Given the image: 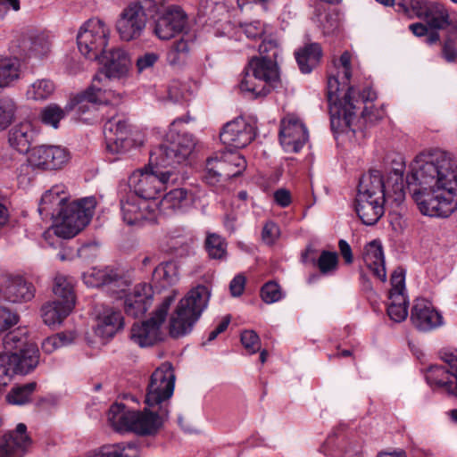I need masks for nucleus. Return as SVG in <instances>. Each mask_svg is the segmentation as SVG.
I'll list each match as a JSON object with an SVG mask.
<instances>
[{"mask_svg": "<svg viewBox=\"0 0 457 457\" xmlns=\"http://www.w3.org/2000/svg\"><path fill=\"white\" fill-rule=\"evenodd\" d=\"M137 197V195L130 194L126 198L120 199L122 218L128 225L141 224L143 221L152 219L147 213L149 205L145 201H139Z\"/></svg>", "mask_w": 457, "mask_h": 457, "instance_id": "nucleus-24", "label": "nucleus"}, {"mask_svg": "<svg viewBox=\"0 0 457 457\" xmlns=\"http://www.w3.org/2000/svg\"><path fill=\"white\" fill-rule=\"evenodd\" d=\"M72 309L71 304L65 305L58 301L47 303L41 310L43 321L48 326L60 324L63 319L70 314Z\"/></svg>", "mask_w": 457, "mask_h": 457, "instance_id": "nucleus-41", "label": "nucleus"}, {"mask_svg": "<svg viewBox=\"0 0 457 457\" xmlns=\"http://www.w3.org/2000/svg\"><path fill=\"white\" fill-rule=\"evenodd\" d=\"M411 321L419 330L428 331L442 323L441 315L425 299H416L411 312Z\"/></svg>", "mask_w": 457, "mask_h": 457, "instance_id": "nucleus-20", "label": "nucleus"}, {"mask_svg": "<svg viewBox=\"0 0 457 457\" xmlns=\"http://www.w3.org/2000/svg\"><path fill=\"white\" fill-rule=\"evenodd\" d=\"M175 374L170 362L162 363L150 377L146 388L145 404L150 408L164 407L174 391Z\"/></svg>", "mask_w": 457, "mask_h": 457, "instance_id": "nucleus-10", "label": "nucleus"}, {"mask_svg": "<svg viewBox=\"0 0 457 457\" xmlns=\"http://www.w3.org/2000/svg\"><path fill=\"white\" fill-rule=\"evenodd\" d=\"M79 94L75 96L63 109L55 104H50L45 108H43L40 112V120L41 121L48 126L53 127L54 129H57L59 127V122L62 120L67 113L72 111L76 106L78 110L81 112H85L88 110L87 104L89 103H77L76 99Z\"/></svg>", "mask_w": 457, "mask_h": 457, "instance_id": "nucleus-26", "label": "nucleus"}, {"mask_svg": "<svg viewBox=\"0 0 457 457\" xmlns=\"http://www.w3.org/2000/svg\"><path fill=\"white\" fill-rule=\"evenodd\" d=\"M259 52L261 57H270L271 60L276 62V59L278 55V47L277 42L273 40L262 41V43L259 46Z\"/></svg>", "mask_w": 457, "mask_h": 457, "instance_id": "nucleus-62", "label": "nucleus"}, {"mask_svg": "<svg viewBox=\"0 0 457 457\" xmlns=\"http://www.w3.org/2000/svg\"><path fill=\"white\" fill-rule=\"evenodd\" d=\"M9 354L12 357V373L14 374H28L38 364V349L33 344Z\"/></svg>", "mask_w": 457, "mask_h": 457, "instance_id": "nucleus-30", "label": "nucleus"}, {"mask_svg": "<svg viewBox=\"0 0 457 457\" xmlns=\"http://www.w3.org/2000/svg\"><path fill=\"white\" fill-rule=\"evenodd\" d=\"M145 16L139 4H131L125 8L116 24L121 39L130 41L137 38L145 27Z\"/></svg>", "mask_w": 457, "mask_h": 457, "instance_id": "nucleus-16", "label": "nucleus"}, {"mask_svg": "<svg viewBox=\"0 0 457 457\" xmlns=\"http://www.w3.org/2000/svg\"><path fill=\"white\" fill-rule=\"evenodd\" d=\"M23 47L37 55L46 54L50 48V40L44 32H31L23 40Z\"/></svg>", "mask_w": 457, "mask_h": 457, "instance_id": "nucleus-45", "label": "nucleus"}, {"mask_svg": "<svg viewBox=\"0 0 457 457\" xmlns=\"http://www.w3.org/2000/svg\"><path fill=\"white\" fill-rule=\"evenodd\" d=\"M279 140L285 151L297 153L308 140L304 124L296 117L287 116L281 120Z\"/></svg>", "mask_w": 457, "mask_h": 457, "instance_id": "nucleus-14", "label": "nucleus"}, {"mask_svg": "<svg viewBox=\"0 0 457 457\" xmlns=\"http://www.w3.org/2000/svg\"><path fill=\"white\" fill-rule=\"evenodd\" d=\"M187 24V16L179 5H170L159 13L154 22L153 32L161 40H169L182 33Z\"/></svg>", "mask_w": 457, "mask_h": 457, "instance_id": "nucleus-12", "label": "nucleus"}, {"mask_svg": "<svg viewBox=\"0 0 457 457\" xmlns=\"http://www.w3.org/2000/svg\"><path fill=\"white\" fill-rule=\"evenodd\" d=\"M247 68L253 72V76H258L267 86H270V89L273 87V83L278 79L277 63L270 57L253 58Z\"/></svg>", "mask_w": 457, "mask_h": 457, "instance_id": "nucleus-33", "label": "nucleus"}, {"mask_svg": "<svg viewBox=\"0 0 457 457\" xmlns=\"http://www.w3.org/2000/svg\"><path fill=\"white\" fill-rule=\"evenodd\" d=\"M106 149L112 154H121L136 145L129 125L123 116L117 113L108 118L104 125Z\"/></svg>", "mask_w": 457, "mask_h": 457, "instance_id": "nucleus-11", "label": "nucleus"}, {"mask_svg": "<svg viewBox=\"0 0 457 457\" xmlns=\"http://www.w3.org/2000/svg\"><path fill=\"white\" fill-rule=\"evenodd\" d=\"M406 182L423 214L445 218L457 209V164L451 154L441 149L420 154Z\"/></svg>", "mask_w": 457, "mask_h": 457, "instance_id": "nucleus-1", "label": "nucleus"}, {"mask_svg": "<svg viewBox=\"0 0 457 457\" xmlns=\"http://www.w3.org/2000/svg\"><path fill=\"white\" fill-rule=\"evenodd\" d=\"M29 345L30 344L28 343L27 333L21 328H17L7 333L3 338V346L5 350L4 353H8L19 352L21 348Z\"/></svg>", "mask_w": 457, "mask_h": 457, "instance_id": "nucleus-49", "label": "nucleus"}, {"mask_svg": "<svg viewBox=\"0 0 457 457\" xmlns=\"http://www.w3.org/2000/svg\"><path fill=\"white\" fill-rule=\"evenodd\" d=\"M70 159V153L60 145H41L31 148L29 162L36 168L54 170L62 168Z\"/></svg>", "mask_w": 457, "mask_h": 457, "instance_id": "nucleus-13", "label": "nucleus"}, {"mask_svg": "<svg viewBox=\"0 0 457 457\" xmlns=\"http://www.w3.org/2000/svg\"><path fill=\"white\" fill-rule=\"evenodd\" d=\"M254 137V128L240 117L226 123L220 134L223 145L234 149L245 147Z\"/></svg>", "mask_w": 457, "mask_h": 457, "instance_id": "nucleus-15", "label": "nucleus"}, {"mask_svg": "<svg viewBox=\"0 0 457 457\" xmlns=\"http://www.w3.org/2000/svg\"><path fill=\"white\" fill-rule=\"evenodd\" d=\"M153 301V290L147 284H139L133 292L126 295L124 310L127 315L137 318L145 313Z\"/></svg>", "mask_w": 457, "mask_h": 457, "instance_id": "nucleus-21", "label": "nucleus"}, {"mask_svg": "<svg viewBox=\"0 0 457 457\" xmlns=\"http://www.w3.org/2000/svg\"><path fill=\"white\" fill-rule=\"evenodd\" d=\"M174 300L172 295L165 296L149 320L135 323L131 328L130 339L140 347L154 345L161 340V327Z\"/></svg>", "mask_w": 457, "mask_h": 457, "instance_id": "nucleus-9", "label": "nucleus"}, {"mask_svg": "<svg viewBox=\"0 0 457 457\" xmlns=\"http://www.w3.org/2000/svg\"><path fill=\"white\" fill-rule=\"evenodd\" d=\"M357 195L386 201V183L381 172L372 170L362 175L359 181Z\"/></svg>", "mask_w": 457, "mask_h": 457, "instance_id": "nucleus-29", "label": "nucleus"}, {"mask_svg": "<svg viewBox=\"0 0 457 457\" xmlns=\"http://www.w3.org/2000/svg\"><path fill=\"white\" fill-rule=\"evenodd\" d=\"M427 24L433 29H443L450 25L449 13L446 8L437 2L429 4L424 17Z\"/></svg>", "mask_w": 457, "mask_h": 457, "instance_id": "nucleus-43", "label": "nucleus"}, {"mask_svg": "<svg viewBox=\"0 0 457 457\" xmlns=\"http://www.w3.org/2000/svg\"><path fill=\"white\" fill-rule=\"evenodd\" d=\"M189 43L184 38L175 41L167 53V61L172 66L184 64L189 54Z\"/></svg>", "mask_w": 457, "mask_h": 457, "instance_id": "nucleus-48", "label": "nucleus"}, {"mask_svg": "<svg viewBox=\"0 0 457 457\" xmlns=\"http://www.w3.org/2000/svg\"><path fill=\"white\" fill-rule=\"evenodd\" d=\"M187 204V191L176 188L167 193L158 204L160 212L170 215L180 210Z\"/></svg>", "mask_w": 457, "mask_h": 457, "instance_id": "nucleus-39", "label": "nucleus"}, {"mask_svg": "<svg viewBox=\"0 0 457 457\" xmlns=\"http://www.w3.org/2000/svg\"><path fill=\"white\" fill-rule=\"evenodd\" d=\"M153 164L155 165L154 170H137L129 179L134 195L145 201L155 199L166 184L175 183L179 179V174L176 170L158 167L154 162Z\"/></svg>", "mask_w": 457, "mask_h": 457, "instance_id": "nucleus-6", "label": "nucleus"}, {"mask_svg": "<svg viewBox=\"0 0 457 457\" xmlns=\"http://www.w3.org/2000/svg\"><path fill=\"white\" fill-rule=\"evenodd\" d=\"M37 137V131L29 121L21 122L13 126L8 133V142L11 147L21 154H27L32 143Z\"/></svg>", "mask_w": 457, "mask_h": 457, "instance_id": "nucleus-25", "label": "nucleus"}, {"mask_svg": "<svg viewBox=\"0 0 457 457\" xmlns=\"http://www.w3.org/2000/svg\"><path fill=\"white\" fill-rule=\"evenodd\" d=\"M15 106L12 101H0V130L5 129L14 116Z\"/></svg>", "mask_w": 457, "mask_h": 457, "instance_id": "nucleus-56", "label": "nucleus"}, {"mask_svg": "<svg viewBox=\"0 0 457 457\" xmlns=\"http://www.w3.org/2000/svg\"><path fill=\"white\" fill-rule=\"evenodd\" d=\"M195 147L193 137L187 133H170L167 140L151 152L150 161L158 167L176 170L187 161Z\"/></svg>", "mask_w": 457, "mask_h": 457, "instance_id": "nucleus-5", "label": "nucleus"}, {"mask_svg": "<svg viewBox=\"0 0 457 457\" xmlns=\"http://www.w3.org/2000/svg\"><path fill=\"white\" fill-rule=\"evenodd\" d=\"M174 265L170 262L159 264L153 272V277L158 281L170 284L174 281Z\"/></svg>", "mask_w": 457, "mask_h": 457, "instance_id": "nucleus-57", "label": "nucleus"}, {"mask_svg": "<svg viewBox=\"0 0 457 457\" xmlns=\"http://www.w3.org/2000/svg\"><path fill=\"white\" fill-rule=\"evenodd\" d=\"M61 189L54 187L47 190L41 197L38 212L41 215L50 216L54 219L58 211L66 204V197L61 196Z\"/></svg>", "mask_w": 457, "mask_h": 457, "instance_id": "nucleus-37", "label": "nucleus"}, {"mask_svg": "<svg viewBox=\"0 0 457 457\" xmlns=\"http://www.w3.org/2000/svg\"><path fill=\"white\" fill-rule=\"evenodd\" d=\"M239 87L242 92L249 94L253 98L265 96L270 92V86H267L258 76L255 78L253 72L247 67Z\"/></svg>", "mask_w": 457, "mask_h": 457, "instance_id": "nucleus-40", "label": "nucleus"}, {"mask_svg": "<svg viewBox=\"0 0 457 457\" xmlns=\"http://www.w3.org/2000/svg\"><path fill=\"white\" fill-rule=\"evenodd\" d=\"M86 457H139V449L135 443L104 445L88 452Z\"/></svg>", "mask_w": 457, "mask_h": 457, "instance_id": "nucleus-35", "label": "nucleus"}, {"mask_svg": "<svg viewBox=\"0 0 457 457\" xmlns=\"http://www.w3.org/2000/svg\"><path fill=\"white\" fill-rule=\"evenodd\" d=\"M134 411H129L122 403H113L108 411V421L117 432H132Z\"/></svg>", "mask_w": 457, "mask_h": 457, "instance_id": "nucleus-36", "label": "nucleus"}, {"mask_svg": "<svg viewBox=\"0 0 457 457\" xmlns=\"http://www.w3.org/2000/svg\"><path fill=\"white\" fill-rule=\"evenodd\" d=\"M426 379L430 386L457 397V377L446 367L437 365L429 367Z\"/></svg>", "mask_w": 457, "mask_h": 457, "instance_id": "nucleus-27", "label": "nucleus"}, {"mask_svg": "<svg viewBox=\"0 0 457 457\" xmlns=\"http://www.w3.org/2000/svg\"><path fill=\"white\" fill-rule=\"evenodd\" d=\"M159 54L154 52L145 53L140 55L136 62L137 71L140 73L149 68H152L159 60Z\"/></svg>", "mask_w": 457, "mask_h": 457, "instance_id": "nucleus-61", "label": "nucleus"}, {"mask_svg": "<svg viewBox=\"0 0 457 457\" xmlns=\"http://www.w3.org/2000/svg\"><path fill=\"white\" fill-rule=\"evenodd\" d=\"M219 156L209 157L206 160V165L203 175V179L209 185L214 186L220 180L221 177H224V173L218 166Z\"/></svg>", "mask_w": 457, "mask_h": 457, "instance_id": "nucleus-52", "label": "nucleus"}, {"mask_svg": "<svg viewBox=\"0 0 457 457\" xmlns=\"http://www.w3.org/2000/svg\"><path fill=\"white\" fill-rule=\"evenodd\" d=\"M278 227L274 222H267L262 232V241L267 245H271L278 237Z\"/></svg>", "mask_w": 457, "mask_h": 457, "instance_id": "nucleus-63", "label": "nucleus"}, {"mask_svg": "<svg viewBox=\"0 0 457 457\" xmlns=\"http://www.w3.org/2000/svg\"><path fill=\"white\" fill-rule=\"evenodd\" d=\"M36 382H29L24 385L13 386L6 395V400L12 404H25L31 400V395L36 390Z\"/></svg>", "mask_w": 457, "mask_h": 457, "instance_id": "nucleus-47", "label": "nucleus"}, {"mask_svg": "<svg viewBox=\"0 0 457 457\" xmlns=\"http://www.w3.org/2000/svg\"><path fill=\"white\" fill-rule=\"evenodd\" d=\"M391 300L387 306V314L389 318L395 321L401 322L407 318V301L403 294H395V296H389Z\"/></svg>", "mask_w": 457, "mask_h": 457, "instance_id": "nucleus-50", "label": "nucleus"}, {"mask_svg": "<svg viewBox=\"0 0 457 457\" xmlns=\"http://www.w3.org/2000/svg\"><path fill=\"white\" fill-rule=\"evenodd\" d=\"M20 77V62L18 59L0 56V88L8 87Z\"/></svg>", "mask_w": 457, "mask_h": 457, "instance_id": "nucleus-44", "label": "nucleus"}, {"mask_svg": "<svg viewBox=\"0 0 457 457\" xmlns=\"http://www.w3.org/2000/svg\"><path fill=\"white\" fill-rule=\"evenodd\" d=\"M110 29L97 18L89 19L80 28L77 35L80 53L89 60H99L108 43Z\"/></svg>", "mask_w": 457, "mask_h": 457, "instance_id": "nucleus-8", "label": "nucleus"}, {"mask_svg": "<svg viewBox=\"0 0 457 457\" xmlns=\"http://www.w3.org/2000/svg\"><path fill=\"white\" fill-rule=\"evenodd\" d=\"M26 431V425L19 423L14 431L3 436L0 438V457H22L31 442Z\"/></svg>", "mask_w": 457, "mask_h": 457, "instance_id": "nucleus-18", "label": "nucleus"}, {"mask_svg": "<svg viewBox=\"0 0 457 457\" xmlns=\"http://www.w3.org/2000/svg\"><path fill=\"white\" fill-rule=\"evenodd\" d=\"M4 295L12 303L28 302L34 297L35 287L22 277L12 278L5 287Z\"/></svg>", "mask_w": 457, "mask_h": 457, "instance_id": "nucleus-32", "label": "nucleus"}, {"mask_svg": "<svg viewBox=\"0 0 457 457\" xmlns=\"http://www.w3.org/2000/svg\"><path fill=\"white\" fill-rule=\"evenodd\" d=\"M53 292L55 299L62 304L73 308L75 306V294L73 290V281L71 278L58 274L55 276L53 285Z\"/></svg>", "mask_w": 457, "mask_h": 457, "instance_id": "nucleus-38", "label": "nucleus"}, {"mask_svg": "<svg viewBox=\"0 0 457 457\" xmlns=\"http://www.w3.org/2000/svg\"><path fill=\"white\" fill-rule=\"evenodd\" d=\"M405 197L403 172L394 170L390 172L386 184V202L392 200L400 204Z\"/></svg>", "mask_w": 457, "mask_h": 457, "instance_id": "nucleus-42", "label": "nucleus"}, {"mask_svg": "<svg viewBox=\"0 0 457 457\" xmlns=\"http://www.w3.org/2000/svg\"><path fill=\"white\" fill-rule=\"evenodd\" d=\"M261 297L266 303H273L282 298L280 287L274 281L265 283L261 289Z\"/></svg>", "mask_w": 457, "mask_h": 457, "instance_id": "nucleus-54", "label": "nucleus"}, {"mask_svg": "<svg viewBox=\"0 0 457 457\" xmlns=\"http://www.w3.org/2000/svg\"><path fill=\"white\" fill-rule=\"evenodd\" d=\"M204 246L212 259L222 260L227 255V242L216 233H207Z\"/></svg>", "mask_w": 457, "mask_h": 457, "instance_id": "nucleus-46", "label": "nucleus"}, {"mask_svg": "<svg viewBox=\"0 0 457 457\" xmlns=\"http://www.w3.org/2000/svg\"><path fill=\"white\" fill-rule=\"evenodd\" d=\"M392 288L389 292V296H395V294H403L404 290V273L403 270L398 268L394 270L391 275Z\"/></svg>", "mask_w": 457, "mask_h": 457, "instance_id": "nucleus-60", "label": "nucleus"}, {"mask_svg": "<svg viewBox=\"0 0 457 457\" xmlns=\"http://www.w3.org/2000/svg\"><path fill=\"white\" fill-rule=\"evenodd\" d=\"M241 343L245 349L250 353H255L261 349V340L253 330H245L241 334Z\"/></svg>", "mask_w": 457, "mask_h": 457, "instance_id": "nucleus-55", "label": "nucleus"}, {"mask_svg": "<svg viewBox=\"0 0 457 457\" xmlns=\"http://www.w3.org/2000/svg\"><path fill=\"white\" fill-rule=\"evenodd\" d=\"M91 277L96 278V282L87 280V284L93 287H101L117 298H120V294L129 287L128 280L114 270H98L93 272L89 278Z\"/></svg>", "mask_w": 457, "mask_h": 457, "instance_id": "nucleus-22", "label": "nucleus"}, {"mask_svg": "<svg viewBox=\"0 0 457 457\" xmlns=\"http://www.w3.org/2000/svg\"><path fill=\"white\" fill-rule=\"evenodd\" d=\"M295 55L300 71L308 74L320 62L321 46L318 43L306 44L303 47L299 48Z\"/></svg>", "mask_w": 457, "mask_h": 457, "instance_id": "nucleus-34", "label": "nucleus"}, {"mask_svg": "<svg viewBox=\"0 0 457 457\" xmlns=\"http://www.w3.org/2000/svg\"><path fill=\"white\" fill-rule=\"evenodd\" d=\"M96 325L95 333L103 339L112 338L123 328V317L119 311L109 306L96 309Z\"/></svg>", "mask_w": 457, "mask_h": 457, "instance_id": "nucleus-19", "label": "nucleus"}, {"mask_svg": "<svg viewBox=\"0 0 457 457\" xmlns=\"http://www.w3.org/2000/svg\"><path fill=\"white\" fill-rule=\"evenodd\" d=\"M104 67L94 76L90 87L79 93L77 103H91L92 104H118L122 95L112 89H106L112 79L126 77L131 67L129 54L122 48L105 51L98 60Z\"/></svg>", "mask_w": 457, "mask_h": 457, "instance_id": "nucleus-2", "label": "nucleus"}, {"mask_svg": "<svg viewBox=\"0 0 457 457\" xmlns=\"http://www.w3.org/2000/svg\"><path fill=\"white\" fill-rule=\"evenodd\" d=\"M18 321L17 313L12 312L6 307L0 306V334L16 325Z\"/></svg>", "mask_w": 457, "mask_h": 457, "instance_id": "nucleus-59", "label": "nucleus"}, {"mask_svg": "<svg viewBox=\"0 0 457 457\" xmlns=\"http://www.w3.org/2000/svg\"><path fill=\"white\" fill-rule=\"evenodd\" d=\"M315 263L322 274L334 272L338 266V255L336 252L324 250Z\"/></svg>", "mask_w": 457, "mask_h": 457, "instance_id": "nucleus-53", "label": "nucleus"}, {"mask_svg": "<svg viewBox=\"0 0 457 457\" xmlns=\"http://www.w3.org/2000/svg\"><path fill=\"white\" fill-rule=\"evenodd\" d=\"M12 374V357L8 353H0V384L6 386Z\"/></svg>", "mask_w": 457, "mask_h": 457, "instance_id": "nucleus-58", "label": "nucleus"}, {"mask_svg": "<svg viewBox=\"0 0 457 457\" xmlns=\"http://www.w3.org/2000/svg\"><path fill=\"white\" fill-rule=\"evenodd\" d=\"M167 413L168 411L164 407L150 408L147 405L144 411H134L132 432L139 436L155 435L162 428Z\"/></svg>", "mask_w": 457, "mask_h": 457, "instance_id": "nucleus-17", "label": "nucleus"}, {"mask_svg": "<svg viewBox=\"0 0 457 457\" xmlns=\"http://www.w3.org/2000/svg\"><path fill=\"white\" fill-rule=\"evenodd\" d=\"M210 293L206 287L190 290L178 303L170 319V335L179 338L190 334L207 307Z\"/></svg>", "mask_w": 457, "mask_h": 457, "instance_id": "nucleus-3", "label": "nucleus"}, {"mask_svg": "<svg viewBox=\"0 0 457 457\" xmlns=\"http://www.w3.org/2000/svg\"><path fill=\"white\" fill-rule=\"evenodd\" d=\"M362 258L367 268L372 271L373 275L381 281H386V272L381 243L378 240L368 243L364 246Z\"/></svg>", "mask_w": 457, "mask_h": 457, "instance_id": "nucleus-28", "label": "nucleus"}, {"mask_svg": "<svg viewBox=\"0 0 457 457\" xmlns=\"http://www.w3.org/2000/svg\"><path fill=\"white\" fill-rule=\"evenodd\" d=\"M431 3V1L427 0H410L411 15L419 19H422Z\"/></svg>", "mask_w": 457, "mask_h": 457, "instance_id": "nucleus-64", "label": "nucleus"}, {"mask_svg": "<svg viewBox=\"0 0 457 457\" xmlns=\"http://www.w3.org/2000/svg\"><path fill=\"white\" fill-rule=\"evenodd\" d=\"M375 98L374 93L370 90H364L362 94L357 92L353 87H348L346 93L338 104L330 106V125L335 132H345L347 129L353 132V120L356 119L357 104L361 102L372 101Z\"/></svg>", "mask_w": 457, "mask_h": 457, "instance_id": "nucleus-7", "label": "nucleus"}, {"mask_svg": "<svg viewBox=\"0 0 457 457\" xmlns=\"http://www.w3.org/2000/svg\"><path fill=\"white\" fill-rule=\"evenodd\" d=\"M96 202L94 197H86L66 204L58 211L54 219H59L54 228L61 238L69 239L79 234L90 221Z\"/></svg>", "mask_w": 457, "mask_h": 457, "instance_id": "nucleus-4", "label": "nucleus"}, {"mask_svg": "<svg viewBox=\"0 0 457 457\" xmlns=\"http://www.w3.org/2000/svg\"><path fill=\"white\" fill-rule=\"evenodd\" d=\"M54 91V85L49 79H39L34 82L27 92L29 98L33 100H45Z\"/></svg>", "mask_w": 457, "mask_h": 457, "instance_id": "nucleus-51", "label": "nucleus"}, {"mask_svg": "<svg viewBox=\"0 0 457 457\" xmlns=\"http://www.w3.org/2000/svg\"><path fill=\"white\" fill-rule=\"evenodd\" d=\"M385 204V200L357 195L355 211L362 223L370 226L376 224L383 216Z\"/></svg>", "mask_w": 457, "mask_h": 457, "instance_id": "nucleus-23", "label": "nucleus"}, {"mask_svg": "<svg viewBox=\"0 0 457 457\" xmlns=\"http://www.w3.org/2000/svg\"><path fill=\"white\" fill-rule=\"evenodd\" d=\"M219 156L218 166L228 179L239 176L246 168V161L239 153L228 150L217 153Z\"/></svg>", "mask_w": 457, "mask_h": 457, "instance_id": "nucleus-31", "label": "nucleus"}]
</instances>
